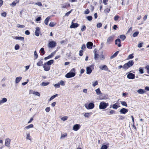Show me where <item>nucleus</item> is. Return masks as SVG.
<instances>
[{
  "instance_id": "1",
  "label": "nucleus",
  "mask_w": 149,
  "mask_h": 149,
  "mask_svg": "<svg viewBox=\"0 0 149 149\" xmlns=\"http://www.w3.org/2000/svg\"><path fill=\"white\" fill-rule=\"evenodd\" d=\"M75 72V69L73 68L72 69L71 71L67 73L65 76V77L67 78H69L74 77L75 75V74L74 72Z\"/></svg>"
},
{
  "instance_id": "2",
  "label": "nucleus",
  "mask_w": 149,
  "mask_h": 149,
  "mask_svg": "<svg viewBox=\"0 0 149 149\" xmlns=\"http://www.w3.org/2000/svg\"><path fill=\"white\" fill-rule=\"evenodd\" d=\"M94 65H91L87 67L86 68V73L87 74H90L91 73L93 70L94 69Z\"/></svg>"
},
{
  "instance_id": "3",
  "label": "nucleus",
  "mask_w": 149,
  "mask_h": 149,
  "mask_svg": "<svg viewBox=\"0 0 149 149\" xmlns=\"http://www.w3.org/2000/svg\"><path fill=\"white\" fill-rule=\"evenodd\" d=\"M108 106V103H106L104 102H101L99 105L100 109H104L106 108Z\"/></svg>"
},
{
  "instance_id": "4",
  "label": "nucleus",
  "mask_w": 149,
  "mask_h": 149,
  "mask_svg": "<svg viewBox=\"0 0 149 149\" xmlns=\"http://www.w3.org/2000/svg\"><path fill=\"white\" fill-rule=\"evenodd\" d=\"M85 106L88 109H92L94 107L95 105L93 103L90 102L88 105L87 104H85Z\"/></svg>"
},
{
  "instance_id": "5",
  "label": "nucleus",
  "mask_w": 149,
  "mask_h": 149,
  "mask_svg": "<svg viewBox=\"0 0 149 149\" xmlns=\"http://www.w3.org/2000/svg\"><path fill=\"white\" fill-rule=\"evenodd\" d=\"M56 46V43L55 42L52 41L49 42L48 44V47L50 48H54Z\"/></svg>"
},
{
  "instance_id": "6",
  "label": "nucleus",
  "mask_w": 149,
  "mask_h": 149,
  "mask_svg": "<svg viewBox=\"0 0 149 149\" xmlns=\"http://www.w3.org/2000/svg\"><path fill=\"white\" fill-rule=\"evenodd\" d=\"M114 36L113 35L108 38L107 40V43L109 44L112 42L114 39Z\"/></svg>"
},
{
  "instance_id": "7",
  "label": "nucleus",
  "mask_w": 149,
  "mask_h": 149,
  "mask_svg": "<svg viewBox=\"0 0 149 149\" xmlns=\"http://www.w3.org/2000/svg\"><path fill=\"white\" fill-rule=\"evenodd\" d=\"M43 68L45 71H47L50 70V66L45 63L43 65Z\"/></svg>"
},
{
  "instance_id": "8",
  "label": "nucleus",
  "mask_w": 149,
  "mask_h": 149,
  "mask_svg": "<svg viewBox=\"0 0 149 149\" xmlns=\"http://www.w3.org/2000/svg\"><path fill=\"white\" fill-rule=\"evenodd\" d=\"M11 140L9 138L6 139L5 141V145L7 147H9Z\"/></svg>"
},
{
  "instance_id": "9",
  "label": "nucleus",
  "mask_w": 149,
  "mask_h": 149,
  "mask_svg": "<svg viewBox=\"0 0 149 149\" xmlns=\"http://www.w3.org/2000/svg\"><path fill=\"white\" fill-rule=\"evenodd\" d=\"M128 78L130 79H133L135 78V74L131 73L128 74L127 76Z\"/></svg>"
},
{
  "instance_id": "10",
  "label": "nucleus",
  "mask_w": 149,
  "mask_h": 149,
  "mask_svg": "<svg viewBox=\"0 0 149 149\" xmlns=\"http://www.w3.org/2000/svg\"><path fill=\"white\" fill-rule=\"evenodd\" d=\"M79 26L78 24L77 23H74L73 22V21H72L71 23V25L70 26V28H75L78 27Z\"/></svg>"
},
{
  "instance_id": "11",
  "label": "nucleus",
  "mask_w": 149,
  "mask_h": 149,
  "mask_svg": "<svg viewBox=\"0 0 149 149\" xmlns=\"http://www.w3.org/2000/svg\"><path fill=\"white\" fill-rule=\"evenodd\" d=\"M80 127L79 124L75 125H74L73 127V130L75 131H77L80 128Z\"/></svg>"
},
{
  "instance_id": "12",
  "label": "nucleus",
  "mask_w": 149,
  "mask_h": 149,
  "mask_svg": "<svg viewBox=\"0 0 149 149\" xmlns=\"http://www.w3.org/2000/svg\"><path fill=\"white\" fill-rule=\"evenodd\" d=\"M93 45V43L91 42H87L86 44L87 47L89 49H91L92 48Z\"/></svg>"
},
{
  "instance_id": "13",
  "label": "nucleus",
  "mask_w": 149,
  "mask_h": 149,
  "mask_svg": "<svg viewBox=\"0 0 149 149\" xmlns=\"http://www.w3.org/2000/svg\"><path fill=\"white\" fill-rule=\"evenodd\" d=\"M128 111V109L125 108H123L121 109L120 111V112L121 113L125 114Z\"/></svg>"
},
{
  "instance_id": "14",
  "label": "nucleus",
  "mask_w": 149,
  "mask_h": 149,
  "mask_svg": "<svg viewBox=\"0 0 149 149\" xmlns=\"http://www.w3.org/2000/svg\"><path fill=\"white\" fill-rule=\"evenodd\" d=\"M40 31V28L37 27L36 28V31H35V35L37 36H38L39 35V32Z\"/></svg>"
},
{
  "instance_id": "15",
  "label": "nucleus",
  "mask_w": 149,
  "mask_h": 149,
  "mask_svg": "<svg viewBox=\"0 0 149 149\" xmlns=\"http://www.w3.org/2000/svg\"><path fill=\"white\" fill-rule=\"evenodd\" d=\"M99 68L100 69L102 70H104L106 71H107L108 69L106 65H102L99 66Z\"/></svg>"
},
{
  "instance_id": "16",
  "label": "nucleus",
  "mask_w": 149,
  "mask_h": 149,
  "mask_svg": "<svg viewBox=\"0 0 149 149\" xmlns=\"http://www.w3.org/2000/svg\"><path fill=\"white\" fill-rule=\"evenodd\" d=\"M129 68L132 67L134 64V62L133 60H130L126 63Z\"/></svg>"
},
{
  "instance_id": "17",
  "label": "nucleus",
  "mask_w": 149,
  "mask_h": 149,
  "mask_svg": "<svg viewBox=\"0 0 149 149\" xmlns=\"http://www.w3.org/2000/svg\"><path fill=\"white\" fill-rule=\"evenodd\" d=\"M19 0H15L14 1L10 4V6L12 7H14L16 5L17 3L19 2Z\"/></svg>"
},
{
  "instance_id": "18",
  "label": "nucleus",
  "mask_w": 149,
  "mask_h": 149,
  "mask_svg": "<svg viewBox=\"0 0 149 149\" xmlns=\"http://www.w3.org/2000/svg\"><path fill=\"white\" fill-rule=\"evenodd\" d=\"M14 39L16 40H20L23 41H24V38L22 37L15 36L14 38Z\"/></svg>"
},
{
  "instance_id": "19",
  "label": "nucleus",
  "mask_w": 149,
  "mask_h": 149,
  "mask_svg": "<svg viewBox=\"0 0 149 149\" xmlns=\"http://www.w3.org/2000/svg\"><path fill=\"white\" fill-rule=\"evenodd\" d=\"M22 79V77H16L15 80V83L17 84Z\"/></svg>"
},
{
  "instance_id": "20",
  "label": "nucleus",
  "mask_w": 149,
  "mask_h": 149,
  "mask_svg": "<svg viewBox=\"0 0 149 149\" xmlns=\"http://www.w3.org/2000/svg\"><path fill=\"white\" fill-rule=\"evenodd\" d=\"M137 92L139 94H143L145 93L146 91H144V90L142 89H139L137 90Z\"/></svg>"
},
{
  "instance_id": "21",
  "label": "nucleus",
  "mask_w": 149,
  "mask_h": 149,
  "mask_svg": "<svg viewBox=\"0 0 149 149\" xmlns=\"http://www.w3.org/2000/svg\"><path fill=\"white\" fill-rule=\"evenodd\" d=\"M33 124H31L29 125H28V126H26L24 128V129L25 130V129H29L30 128H33Z\"/></svg>"
},
{
  "instance_id": "22",
  "label": "nucleus",
  "mask_w": 149,
  "mask_h": 149,
  "mask_svg": "<svg viewBox=\"0 0 149 149\" xmlns=\"http://www.w3.org/2000/svg\"><path fill=\"white\" fill-rule=\"evenodd\" d=\"M119 52V51H117L115 53H114V54L113 55H112L110 57V59H112V58L115 57L117 56Z\"/></svg>"
},
{
  "instance_id": "23",
  "label": "nucleus",
  "mask_w": 149,
  "mask_h": 149,
  "mask_svg": "<svg viewBox=\"0 0 149 149\" xmlns=\"http://www.w3.org/2000/svg\"><path fill=\"white\" fill-rule=\"evenodd\" d=\"M54 61L53 60H51L49 61H48L46 63L48 65L50 66L51 65L53 64L54 63Z\"/></svg>"
},
{
  "instance_id": "24",
  "label": "nucleus",
  "mask_w": 149,
  "mask_h": 149,
  "mask_svg": "<svg viewBox=\"0 0 149 149\" xmlns=\"http://www.w3.org/2000/svg\"><path fill=\"white\" fill-rule=\"evenodd\" d=\"M50 19V17H47L45 20L44 21V23L46 25H47L48 24V22H49V20Z\"/></svg>"
},
{
  "instance_id": "25",
  "label": "nucleus",
  "mask_w": 149,
  "mask_h": 149,
  "mask_svg": "<svg viewBox=\"0 0 149 149\" xmlns=\"http://www.w3.org/2000/svg\"><path fill=\"white\" fill-rule=\"evenodd\" d=\"M92 113H86L84 115V116L86 118H88L92 114Z\"/></svg>"
},
{
  "instance_id": "26",
  "label": "nucleus",
  "mask_w": 149,
  "mask_h": 149,
  "mask_svg": "<svg viewBox=\"0 0 149 149\" xmlns=\"http://www.w3.org/2000/svg\"><path fill=\"white\" fill-rule=\"evenodd\" d=\"M49 84V82H42L41 84L40 85L41 86H47Z\"/></svg>"
},
{
  "instance_id": "27",
  "label": "nucleus",
  "mask_w": 149,
  "mask_h": 149,
  "mask_svg": "<svg viewBox=\"0 0 149 149\" xmlns=\"http://www.w3.org/2000/svg\"><path fill=\"white\" fill-rule=\"evenodd\" d=\"M129 68V67L126 63L125 64L123 65V69L125 70H127Z\"/></svg>"
},
{
  "instance_id": "28",
  "label": "nucleus",
  "mask_w": 149,
  "mask_h": 149,
  "mask_svg": "<svg viewBox=\"0 0 149 149\" xmlns=\"http://www.w3.org/2000/svg\"><path fill=\"white\" fill-rule=\"evenodd\" d=\"M40 52L41 53V55L42 56L45 53V51L44 50V49L43 47L41 48L40 49Z\"/></svg>"
},
{
  "instance_id": "29",
  "label": "nucleus",
  "mask_w": 149,
  "mask_h": 149,
  "mask_svg": "<svg viewBox=\"0 0 149 149\" xmlns=\"http://www.w3.org/2000/svg\"><path fill=\"white\" fill-rule=\"evenodd\" d=\"M95 91L96 93V94L97 95H100L102 94V93L100 90V89L99 88H97V89L95 90Z\"/></svg>"
},
{
  "instance_id": "30",
  "label": "nucleus",
  "mask_w": 149,
  "mask_h": 149,
  "mask_svg": "<svg viewBox=\"0 0 149 149\" xmlns=\"http://www.w3.org/2000/svg\"><path fill=\"white\" fill-rule=\"evenodd\" d=\"M43 62L41 60L39 61L37 63V65L38 66H40L41 65H42L43 64Z\"/></svg>"
},
{
  "instance_id": "31",
  "label": "nucleus",
  "mask_w": 149,
  "mask_h": 149,
  "mask_svg": "<svg viewBox=\"0 0 149 149\" xmlns=\"http://www.w3.org/2000/svg\"><path fill=\"white\" fill-rule=\"evenodd\" d=\"M58 94H56L55 95H54L52 96L49 99V101H51L53 99H54V98H55V97L58 96Z\"/></svg>"
},
{
  "instance_id": "32",
  "label": "nucleus",
  "mask_w": 149,
  "mask_h": 149,
  "mask_svg": "<svg viewBox=\"0 0 149 149\" xmlns=\"http://www.w3.org/2000/svg\"><path fill=\"white\" fill-rule=\"evenodd\" d=\"M139 71L140 74H143L144 73L143 69L142 67H140L139 68Z\"/></svg>"
},
{
  "instance_id": "33",
  "label": "nucleus",
  "mask_w": 149,
  "mask_h": 149,
  "mask_svg": "<svg viewBox=\"0 0 149 149\" xmlns=\"http://www.w3.org/2000/svg\"><path fill=\"white\" fill-rule=\"evenodd\" d=\"M120 38L123 40H124L125 39L126 36L124 35H123L120 36Z\"/></svg>"
},
{
  "instance_id": "34",
  "label": "nucleus",
  "mask_w": 149,
  "mask_h": 149,
  "mask_svg": "<svg viewBox=\"0 0 149 149\" xmlns=\"http://www.w3.org/2000/svg\"><path fill=\"white\" fill-rule=\"evenodd\" d=\"M26 139H29L30 140H31V138L29 133L26 134Z\"/></svg>"
},
{
  "instance_id": "35",
  "label": "nucleus",
  "mask_w": 149,
  "mask_h": 149,
  "mask_svg": "<svg viewBox=\"0 0 149 149\" xmlns=\"http://www.w3.org/2000/svg\"><path fill=\"white\" fill-rule=\"evenodd\" d=\"M120 102L123 105L125 106L126 107H127V104L126 102L125 101H121Z\"/></svg>"
},
{
  "instance_id": "36",
  "label": "nucleus",
  "mask_w": 149,
  "mask_h": 149,
  "mask_svg": "<svg viewBox=\"0 0 149 149\" xmlns=\"http://www.w3.org/2000/svg\"><path fill=\"white\" fill-rule=\"evenodd\" d=\"M34 55L35 56L34 58L36 59L38 57V55L37 54V52L36 51H35L34 52Z\"/></svg>"
},
{
  "instance_id": "37",
  "label": "nucleus",
  "mask_w": 149,
  "mask_h": 149,
  "mask_svg": "<svg viewBox=\"0 0 149 149\" xmlns=\"http://www.w3.org/2000/svg\"><path fill=\"white\" fill-rule=\"evenodd\" d=\"M139 32L138 31L136 32H134L132 35L133 37H135L137 36H138V34H139Z\"/></svg>"
},
{
  "instance_id": "38",
  "label": "nucleus",
  "mask_w": 149,
  "mask_h": 149,
  "mask_svg": "<svg viewBox=\"0 0 149 149\" xmlns=\"http://www.w3.org/2000/svg\"><path fill=\"white\" fill-rule=\"evenodd\" d=\"M32 93L33 94L35 95H36L38 96H40V93L38 92L34 91Z\"/></svg>"
},
{
  "instance_id": "39",
  "label": "nucleus",
  "mask_w": 149,
  "mask_h": 149,
  "mask_svg": "<svg viewBox=\"0 0 149 149\" xmlns=\"http://www.w3.org/2000/svg\"><path fill=\"white\" fill-rule=\"evenodd\" d=\"M86 18L88 20V21H91L93 19V17L91 16H87L86 17Z\"/></svg>"
},
{
  "instance_id": "40",
  "label": "nucleus",
  "mask_w": 149,
  "mask_h": 149,
  "mask_svg": "<svg viewBox=\"0 0 149 149\" xmlns=\"http://www.w3.org/2000/svg\"><path fill=\"white\" fill-rule=\"evenodd\" d=\"M134 57V56H133V54H130L128 58H127V59H131L133 58Z\"/></svg>"
},
{
  "instance_id": "41",
  "label": "nucleus",
  "mask_w": 149,
  "mask_h": 149,
  "mask_svg": "<svg viewBox=\"0 0 149 149\" xmlns=\"http://www.w3.org/2000/svg\"><path fill=\"white\" fill-rule=\"evenodd\" d=\"M56 24H54V22H51L49 24V26L50 27H53L56 25Z\"/></svg>"
},
{
  "instance_id": "42",
  "label": "nucleus",
  "mask_w": 149,
  "mask_h": 149,
  "mask_svg": "<svg viewBox=\"0 0 149 149\" xmlns=\"http://www.w3.org/2000/svg\"><path fill=\"white\" fill-rule=\"evenodd\" d=\"M120 18V17L118 15H116L114 17V20L115 21H117L118 19Z\"/></svg>"
},
{
  "instance_id": "43",
  "label": "nucleus",
  "mask_w": 149,
  "mask_h": 149,
  "mask_svg": "<svg viewBox=\"0 0 149 149\" xmlns=\"http://www.w3.org/2000/svg\"><path fill=\"white\" fill-rule=\"evenodd\" d=\"M107 148L108 147L107 145H104L102 146L101 149H107Z\"/></svg>"
},
{
  "instance_id": "44",
  "label": "nucleus",
  "mask_w": 149,
  "mask_h": 149,
  "mask_svg": "<svg viewBox=\"0 0 149 149\" xmlns=\"http://www.w3.org/2000/svg\"><path fill=\"white\" fill-rule=\"evenodd\" d=\"M19 48V46L18 44H16L15 45V49L17 50H18Z\"/></svg>"
},
{
  "instance_id": "45",
  "label": "nucleus",
  "mask_w": 149,
  "mask_h": 149,
  "mask_svg": "<svg viewBox=\"0 0 149 149\" xmlns=\"http://www.w3.org/2000/svg\"><path fill=\"white\" fill-rule=\"evenodd\" d=\"M118 106L117 105L115 104L113 105L112 107L113 109H116L118 108Z\"/></svg>"
},
{
  "instance_id": "46",
  "label": "nucleus",
  "mask_w": 149,
  "mask_h": 149,
  "mask_svg": "<svg viewBox=\"0 0 149 149\" xmlns=\"http://www.w3.org/2000/svg\"><path fill=\"white\" fill-rule=\"evenodd\" d=\"M17 26L18 28H24L25 26L24 25H21L19 24H18L17 25Z\"/></svg>"
},
{
  "instance_id": "47",
  "label": "nucleus",
  "mask_w": 149,
  "mask_h": 149,
  "mask_svg": "<svg viewBox=\"0 0 149 149\" xmlns=\"http://www.w3.org/2000/svg\"><path fill=\"white\" fill-rule=\"evenodd\" d=\"M98 84V82L97 81H95V82L93 83L92 85L93 87H95Z\"/></svg>"
},
{
  "instance_id": "48",
  "label": "nucleus",
  "mask_w": 149,
  "mask_h": 149,
  "mask_svg": "<svg viewBox=\"0 0 149 149\" xmlns=\"http://www.w3.org/2000/svg\"><path fill=\"white\" fill-rule=\"evenodd\" d=\"M94 56V58L95 60H97V59L98 58L99 55L98 54H97L96 53H95Z\"/></svg>"
},
{
  "instance_id": "49",
  "label": "nucleus",
  "mask_w": 149,
  "mask_h": 149,
  "mask_svg": "<svg viewBox=\"0 0 149 149\" xmlns=\"http://www.w3.org/2000/svg\"><path fill=\"white\" fill-rule=\"evenodd\" d=\"M68 119V117L67 116H65L63 117L62 118H61V119L63 121H65L66 120H67Z\"/></svg>"
},
{
  "instance_id": "50",
  "label": "nucleus",
  "mask_w": 149,
  "mask_h": 149,
  "mask_svg": "<svg viewBox=\"0 0 149 149\" xmlns=\"http://www.w3.org/2000/svg\"><path fill=\"white\" fill-rule=\"evenodd\" d=\"M102 26V24L101 23L97 24V28H100Z\"/></svg>"
},
{
  "instance_id": "51",
  "label": "nucleus",
  "mask_w": 149,
  "mask_h": 149,
  "mask_svg": "<svg viewBox=\"0 0 149 149\" xmlns=\"http://www.w3.org/2000/svg\"><path fill=\"white\" fill-rule=\"evenodd\" d=\"M86 29V27L85 25H83L82 26V27L81 29V31H84Z\"/></svg>"
},
{
  "instance_id": "52",
  "label": "nucleus",
  "mask_w": 149,
  "mask_h": 149,
  "mask_svg": "<svg viewBox=\"0 0 149 149\" xmlns=\"http://www.w3.org/2000/svg\"><path fill=\"white\" fill-rule=\"evenodd\" d=\"M119 42V43H121L120 42V39L118 38L115 40V42L116 45L117 44V42Z\"/></svg>"
},
{
  "instance_id": "53",
  "label": "nucleus",
  "mask_w": 149,
  "mask_h": 149,
  "mask_svg": "<svg viewBox=\"0 0 149 149\" xmlns=\"http://www.w3.org/2000/svg\"><path fill=\"white\" fill-rule=\"evenodd\" d=\"M67 136V134H62L61 135V139H62L65 137L66 136Z\"/></svg>"
},
{
  "instance_id": "54",
  "label": "nucleus",
  "mask_w": 149,
  "mask_h": 149,
  "mask_svg": "<svg viewBox=\"0 0 149 149\" xmlns=\"http://www.w3.org/2000/svg\"><path fill=\"white\" fill-rule=\"evenodd\" d=\"M72 10H71L70 11H69V12L66 13L65 14V16H68L69 15V14L71 13Z\"/></svg>"
},
{
  "instance_id": "55",
  "label": "nucleus",
  "mask_w": 149,
  "mask_h": 149,
  "mask_svg": "<svg viewBox=\"0 0 149 149\" xmlns=\"http://www.w3.org/2000/svg\"><path fill=\"white\" fill-rule=\"evenodd\" d=\"M45 111L47 112H49L50 110V107H47L45 109Z\"/></svg>"
},
{
  "instance_id": "56",
  "label": "nucleus",
  "mask_w": 149,
  "mask_h": 149,
  "mask_svg": "<svg viewBox=\"0 0 149 149\" xmlns=\"http://www.w3.org/2000/svg\"><path fill=\"white\" fill-rule=\"evenodd\" d=\"M86 48V45L84 44L83 45H82V46L81 47V49L82 50H84Z\"/></svg>"
},
{
  "instance_id": "57",
  "label": "nucleus",
  "mask_w": 149,
  "mask_h": 149,
  "mask_svg": "<svg viewBox=\"0 0 149 149\" xmlns=\"http://www.w3.org/2000/svg\"><path fill=\"white\" fill-rule=\"evenodd\" d=\"M3 103H4L7 102V99L6 98H3L2 99V100H1Z\"/></svg>"
},
{
  "instance_id": "58",
  "label": "nucleus",
  "mask_w": 149,
  "mask_h": 149,
  "mask_svg": "<svg viewBox=\"0 0 149 149\" xmlns=\"http://www.w3.org/2000/svg\"><path fill=\"white\" fill-rule=\"evenodd\" d=\"M35 4L38 5L39 6H42V4L40 2L36 3H35Z\"/></svg>"
},
{
  "instance_id": "59",
  "label": "nucleus",
  "mask_w": 149,
  "mask_h": 149,
  "mask_svg": "<svg viewBox=\"0 0 149 149\" xmlns=\"http://www.w3.org/2000/svg\"><path fill=\"white\" fill-rule=\"evenodd\" d=\"M110 11V9L108 8H107L106 9L104 10L105 12H107L108 13H109Z\"/></svg>"
},
{
  "instance_id": "60",
  "label": "nucleus",
  "mask_w": 149,
  "mask_h": 149,
  "mask_svg": "<svg viewBox=\"0 0 149 149\" xmlns=\"http://www.w3.org/2000/svg\"><path fill=\"white\" fill-rule=\"evenodd\" d=\"M59 84H60V85L61 84L63 86H64L65 85L64 81H63L62 80H61L60 81V83Z\"/></svg>"
},
{
  "instance_id": "61",
  "label": "nucleus",
  "mask_w": 149,
  "mask_h": 149,
  "mask_svg": "<svg viewBox=\"0 0 149 149\" xmlns=\"http://www.w3.org/2000/svg\"><path fill=\"white\" fill-rule=\"evenodd\" d=\"M145 68L148 70L147 73L149 74V65H147L146 66Z\"/></svg>"
},
{
  "instance_id": "62",
  "label": "nucleus",
  "mask_w": 149,
  "mask_h": 149,
  "mask_svg": "<svg viewBox=\"0 0 149 149\" xmlns=\"http://www.w3.org/2000/svg\"><path fill=\"white\" fill-rule=\"evenodd\" d=\"M89 13V10L88 9H87L85 11L84 13L87 14Z\"/></svg>"
},
{
  "instance_id": "63",
  "label": "nucleus",
  "mask_w": 149,
  "mask_h": 149,
  "mask_svg": "<svg viewBox=\"0 0 149 149\" xmlns=\"http://www.w3.org/2000/svg\"><path fill=\"white\" fill-rule=\"evenodd\" d=\"M51 58H52L51 56L50 55H49L48 56L45 57L44 58V59L45 60H46L48 59Z\"/></svg>"
},
{
  "instance_id": "64",
  "label": "nucleus",
  "mask_w": 149,
  "mask_h": 149,
  "mask_svg": "<svg viewBox=\"0 0 149 149\" xmlns=\"http://www.w3.org/2000/svg\"><path fill=\"white\" fill-rule=\"evenodd\" d=\"M41 19V17H38V18H37L36 19V20L37 22H38L40 21Z\"/></svg>"
}]
</instances>
